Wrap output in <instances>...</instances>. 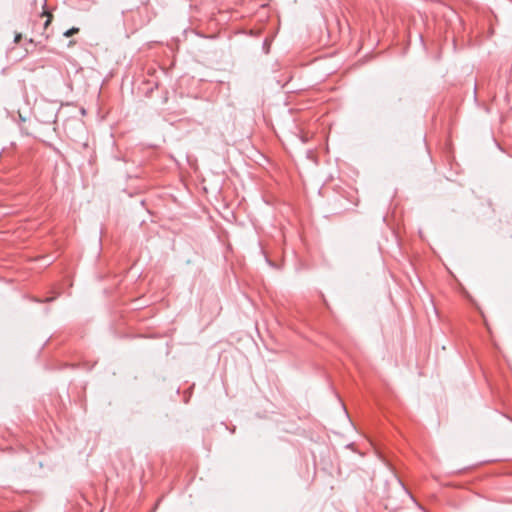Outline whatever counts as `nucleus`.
Listing matches in <instances>:
<instances>
[{"label": "nucleus", "mask_w": 512, "mask_h": 512, "mask_svg": "<svg viewBox=\"0 0 512 512\" xmlns=\"http://www.w3.org/2000/svg\"><path fill=\"white\" fill-rule=\"evenodd\" d=\"M42 16H46V17H47V19H46V21H45V23H44V28H47V27L50 25V23H51V21H52V19H53V15H52V13H51V12L44 11V12L42 13Z\"/></svg>", "instance_id": "2"}, {"label": "nucleus", "mask_w": 512, "mask_h": 512, "mask_svg": "<svg viewBox=\"0 0 512 512\" xmlns=\"http://www.w3.org/2000/svg\"><path fill=\"white\" fill-rule=\"evenodd\" d=\"M78 32H79V28H77V27H72V28L68 29L67 31H65V32L63 33V36H64V37H66V38H69V37H71V36H73V35L77 34Z\"/></svg>", "instance_id": "1"}, {"label": "nucleus", "mask_w": 512, "mask_h": 512, "mask_svg": "<svg viewBox=\"0 0 512 512\" xmlns=\"http://www.w3.org/2000/svg\"><path fill=\"white\" fill-rule=\"evenodd\" d=\"M22 38V35L20 33H17L14 38V43H19Z\"/></svg>", "instance_id": "3"}]
</instances>
